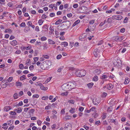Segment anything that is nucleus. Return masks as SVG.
Here are the masks:
<instances>
[{"instance_id": "nucleus-1", "label": "nucleus", "mask_w": 130, "mask_h": 130, "mask_svg": "<svg viewBox=\"0 0 130 130\" xmlns=\"http://www.w3.org/2000/svg\"><path fill=\"white\" fill-rule=\"evenodd\" d=\"M76 86L75 83L69 82L68 83H66L63 84L61 86V87L65 90L67 91L75 88Z\"/></svg>"}, {"instance_id": "nucleus-2", "label": "nucleus", "mask_w": 130, "mask_h": 130, "mask_svg": "<svg viewBox=\"0 0 130 130\" xmlns=\"http://www.w3.org/2000/svg\"><path fill=\"white\" fill-rule=\"evenodd\" d=\"M75 74L77 76L82 77L84 76L86 74V72L84 70H78L75 72Z\"/></svg>"}, {"instance_id": "nucleus-3", "label": "nucleus", "mask_w": 130, "mask_h": 130, "mask_svg": "<svg viewBox=\"0 0 130 130\" xmlns=\"http://www.w3.org/2000/svg\"><path fill=\"white\" fill-rule=\"evenodd\" d=\"M62 23H64L61 26V28L62 30L68 28L70 26V22L68 21H66L65 22H63Z\"/></svg>"}, {"instance_id": "nucleus-4", "label": "nucleus", "mask_w": 130, "mask_h": 130, "mask_svg": "<svg viewBox=\"0 0 130 130\" xmlns=\"http://www.w3.org/2000/svg\"><path fill=\"white\" fill-rule=\"evenodd\" d=\"M100 102V101L98 98H94L93 100V102L94 104L95 105L98 104Z\"/></svg>"}, {"instance_id": "nucleus-5", "label": "nucleus", "mask_w": 130, "mask_h": 130, "mask_svg": "<svg viewBox=\"0 0 130 130\" xmlns=\"http://www.w3.org/2000/svg\"><path fill=\"white\" fill-rule=\"evenodd\" d=\"M7 82L5 80L3 81L1 83V85L3 88H5L7 86Z\"/></svg>"}, {"instance_id": "nucleus-6", "label": "nucleus", "mask_w": 130, "mask_h": 130, "mask_svg": "<svg viewBox=\"0 0 130 130\" xmlns=\"http://www.w3.org/2000/svg\"><path fill=\"white\" fill-rule=\"evenodd\" d=\"M122 18V17L121 15H113L112 17V19L113 20L116 19L118 20H120Z\"/></svg>"}, {"instance_id": "nucleus-7", "label": "nucleus", "mask_w": 130, "mask_h": 130, "mask_svg": "<svg viewBox=\"0 0 130 130\" xmlns=\"http://www.w3.org/2000/svg\"><path fill=\"white\" fill-rule=\"evenodd\" d=\"M99 53V52L98 50L97 49L95 50L93 52V54L95 57H97L98 56V55Z\"/></svg>"}, {"instance_id": "nucleus-8", "label": "nucleus", "mask_w": 130, "mask_h": 130, "mask_svg": "<svg viewBox=\"0 0 130 130\" xmlns=\"http://www.w3.org/2000/svg\"><path fill=\"white\" fill-rule=\"evenodd\" d=\"M86 35L85 34H84L82 35H80L79 37V39L81 40H83L84 38L86 37Z\"/></svg>"}, {"instance_id": "nucleus-9", "label": "nucleus", "mask_w": 130, "mask_h": 130, "mask_svg": "<svg viewBox=\"0 0 130 130\" xmlns=\"http://www.w3.org/2000/svg\"><path fill=\"white\" fill-rule=\"evenodd\" d=\"M107 89L108 90H110L113 87V85L111 83L107 85Z\"/></svg>"}, {"instance_id": "nucleus-10", "label": "nucleus", "mask_w": 130, "mask_h": 130, "mask_svg": "<svg viewBox=\"0 0 130 130\" xmlns=\"http://www.w3.org/2000/svg\"><path fill=\"white\" fill-rule=\"evenodd\" d=\"M38 85L40 87L41 89L42 90H46L47 89V87H44L41 83H39L38 84Z\"/></svg>"}, {"instance_id": "nucleus-11", "label": "nucleus", "mask_w": 130, "mask_h": 130, "mask_svg": "<svg viewBox=\"0 0 130 130\" xmlns=\"http://www.w3.org/2000/svg\"><path fill=\"white\" fill-rule=\"evenodd\" d=\"M22 108L19 107L16 109H15L14 111L17 112L18 113H20L22 111Z\"/></svg>"}, {"instance_id": "nucleus-12", "label": "nucleus", "mask_w": 130, "mask_h": 130, "mask_svg": "<svg viewBox=\"0 0 130 130\" xmlns=\"http://www.w3.org/2000/svg\"><path fill=\"white\" fill-rule=\"evenodd\" d=\"M101 72V71L100 69H97L94 71V73L96 74L99 75L100 73Z\"/></svg>"}, {"instance_id": "nucleus-13", "label": "nucleus", "mask_w": 130, "mask_h": 130, "mask_svg": "<svg viewBox=\"0 0 130 130\" xmlns=\"http://www.w3.org/2000/svg\"><path fill=\"white\" fill-rule=\"evenodd\" d=\"M27 25L29 26H31L33 28L35 27V26L33 25L32 23L30 21H28L27 22Z\"/></svg>"}, {"instance_id": "nucleus-14", "label": "nucleus", "mask_w": 130, "mask_h": 130, "mask_svg": "<svg viewBox=\"0 0 130 130\" xmlns=\"http://www.w3.org/2000/svg\"><path fill=\"white\" fill-rule=\"evenodd\" d=\"M11 44L12 45L15 46L17 44V42L16 40H14L12 41Z\"/></svg>"}, {"instance_id": "nucleus-15", "label": "nucleus", "mask_w": 130, "mask_h": 130, "mask_svg": "<svg viewBox=\"0 0 130 130\" xmlns=\"http://www.w3.org/2000/svg\"><path fill=\"white\" fill-rule=\"evenodd\" d=\"M11 107L10 106H6L5 107L4 110L5 111H8L11 109Z\"/></svg>"}, {"instance_id": "nucleus-16", "label": "nucleus", "mask_w": 130, "mask_h": 130, "mask_svg": "<svg viewBox=\"0 0 130 130\" xmlns=\"http://www.w3.org/2000/svg\"><path fill=\"white\" fill-rule=\"evenodd\" d=\"M15 85L17 87H21L22 86V84L21 82H17L15 83Z\"/></svg>"}, {"instance_id": "nucleus-17", "label": "nucleus", "mask_w": 130, "mask_h": 130, "mask_svg": "<svg viewBox=\"0 0 130 130\" xmlns=\"http://www.w3.org/2000/svg\"><path fill=\"white\" fill-rule=\"evenodd\" d=\"M96 111H95L92 114V115L95 118H96L98 116V114L96 113Z\"/></svg>"}, {"instance_id": "nucleus-18", "label": "nucleus", "mask_w": 130, "mask_h": 130, "mask_svg": "<svg viewBox=\"0 0 130 130\" xmlns=\"http://www.w3.org/2000/svg\"><path fill=\"white\" fill-rule=\"evenodd\" d=\"M35 111V110L34 109H31L29 111V112L30 115L33 114Z\"/></svg>"}, {"instance_id": "nucleus-19", "label": "nucleus", "mask_w": 130, "mask_h": 130, "mask_svg": "<svg viewBox=\"0 0 130 130\" xmlns=\"http://www.w3.org/2000/svg\"><path fill=\"white\" fill-rule=\"evenodd\" d=\"M48 41L49 44H53L55 43V42L51 40L48 39Z\"/></svg>"}, {"instance_id": "nucleus-20", "label": "nucleus", "mask_w": 130, "mask_h": 130, "mask_svg": "<svg viewBox=\"0 0 130 130\" xmlns=\"http://www.w3.org/2000/svg\"><path fill=\"white\" fill-rule=\"evenodd\" d=\"M61 45H64V47L67 46L68 45L67 43L66 42H61Z\"/></svg>"}, {"instance_id": "nucleus-21", "label": "nucleus", "mask_w": 130, "mask_h": 130, "mask_svg": "<svg viewBox=\"0 0 130 130\" xmlns=\"http://www.w3.org/2000/svg\"><path fill=\"white\" fill-rule=\"evenodd\" d=\"M129 82V79L128 78H127L126 79H125V81L124 82V84H127Z\"/></svg>"}, {"instance_id": "nucleus-22", "label": "nucleus", "mask_w": 130, "mask_h": 130, "mask_svg": "<svg viewBox=\"0 0 130 130\" xmlns=\"http://www.w3.org/2000/svg\"><path fill=\"white\" fill-rule=\"evenodd\" d=\"M12 31L11 29H6L5 31V33H7V32H9L10 33Z\"/></svg>"}, {"instance_id": "nucleus-23", "label": "nucleus", "mask_w": 130, "mask_h": 130, "mask_svg": "<svg viewBox=\"0 0 130 130\" xmlns=\"http://www.w3.org/2000/svg\"><path fill=\"white\" fill-rule=\"evenodd\" d=\"M80 22V20H78L76 21L73 24V25L75 26L77 24H78Z\"/></svg>"}, {"instance_id": "nucleus-24", "label": "nucleus", "mask_w": 130, "mask_h": 130, "mask_svg": "<svg viewBox=\"0 0 130 130\" xmlns=\"http://www.w3.org/2000/svg\"><path fill=\"white\" fill-rule=\"evenodd\" d=\"M62 21L61 20L59 19L55 22V24L56 25H58Z\"/></svg>"}, {"instance_id": "nucleus-25", "label": "nucleus", "mask_w": 130, "mask_h": 130, "mask_svg": "<svg viewBox=\"0 0 130 130\" xmlns=\"http://www.w3.org/2000/svg\"><path fill=\"white\" fill-rule=\"evenodd\" d=\"M93 85V83H89L87 84V85L88 87L91 88Z\"/></svg>"}, {"instance_id": "nucleus-26", "label": "nucleus", "mask_w": 130, "mask_h": 130, "mask_svg": "<svg viewBox=\"0 0 130 130\" xmlns=\"http://www.w3.org/2000/svg\"><path fill=\"white\" fill-rule=\"evenodd\" d=\"M75 109L74 108H71L70 110V112L72 113H73L74 112Z\"/></svg>"}, {"instance_id": "nucleus-27", "label": "nucleus", "mask_w": 130, "mask_h": 130, "mask_svg": "<svg viewBox=\"0 0 130 130\" xmlns=\"http://www.w3.org/2000/svg\"><path fill=\"white\" fill-rule=\"evenodd\" d=\"M25 79V76L24 75L20 77V79L21 80H24Z\"/></svg>"}, {"instance_id": "nucleus-28", "label": "nucleus", "mask_w": 130, "mask_h": 130, "mask_svg": "<svg viewBox=\"0 0 130 130\" xmlns=\"http://www.w3.org/2000/svg\"><path fill=\"white\" fill-rule=\"evenodd\" d=\"M98 79V77L97 76L95 75L93 78V80L95 81H96Z\"/></svg>"}, {"instance_id": "nucleus-29", "label": "nucleus", "mask_w": 130, "mask_h": 130, "mask_svg": "<svg viewBox=\"0 0 130 130\" xmlns=\"http://www.w3.org/2000/svg\"><path fill=\"white\" fill-rule=\"evenodd\" d=\"M44 21L41 20H39L38 22V23L39 24V25H41L43 23Z\"/></svg>"}, {"instance_id": "nucleus-30", "label": "nucleus", "mask_w": 130, "mask_h": 130, "mask_svg": "<svg viewBox=\"0 0 130 130\" xmlns=\"http://www.w3.org/2000/svg\"><path fill=\"white\" fill-rule=\"evenodd\" d=\"M9 113L12 115L15 116L16 115V113L15 111H11Z\"/></svg>"}, {"instance_id": "nucleus-31", "label": "nucleus", "mask_w": 130, "mask_h": 130, "mask_svg": "<svg viewBox=\"0 0 130 130\" xmlns=\"http://www.w3.org/2000/svg\"><path fill=\"white\" fill-rule=\"evenodd\" d=\"M68 93L67 92H64L61 93V95L62 96H67L68 94Z\"/></svg>"}, {"instance_id": "nucleus-32", "label": "nucleus", "mask_w": 130, "mask_h": 130, "mask_svg": "<svg viewBox=\"0 0 130 130\" xmlns=\"http://www.w3.org/2000/svg\"><path fill=\"white\" fill-rule=\"evenodd\" d=\"M71 124L69 123H67L65 125V128H68V126H70Z\"/></svg>"}, {"instance_id": "nucleus-33", "label": "nucleus", "mask_w": 130, "mask_h": 130, "mask_svg": "<svg viewBox=\"0 0 130 130\" xmlns=\"http://www.w3.org/2000/svg\"><path fill=\"white\" fill-rule=\"evenodd\" d=\"M112 110V108L111 106L109 107L107 110V111L108 112L111 111Z\"/></svg>"}, {"instance_id": "nucleus-34", "label": "nucleus", "mask_w": 130, "mask_h": 130, "mask_svg": "<svg viewBox=\"0 0 130 130\" xmlns=\"http://www.w3.org/2000/svg\"><path fill=\"white\" fill-rule=\"evenodd\" d=\"M14 98L15 99H16L18 98V94L17 93H15L13 95Z\"/></svg>"}, {"instance_id": "nucleus-35", "label": "nucleus", "mask_w": 130, "mask_h": 130, "mask_svg": "<svg viewBox=\"0 0 130 130\" xmlns=\"http://www.w3.org/2000/svg\"><path fill=\"white\" fill-rule=\"evenodd\" d=\"M110 121L109 122H111V123H114L115 124H116V120H114L113 119H110L109 120Z\"/></svg>"}, {"instance_id": "nucleus-36", "label": "nucleus", "mask_w": 130, "mask_h": 130, "mask_svg": "<svg viewBox=\"0 0 130 130\" xmlns=\"http://www.w3.org/2000/svg\"><path fill=\"white\" fill-rule=\"evenodd\" d=\"M19 67L21 69H23L24 68V66L22 64H20L19 65Z\"/></svg>"}, {"instance_id": "nucleus-37", "label": "nucleus", "mask_w": 130, "mask_h": 130, "mask_svg": "<svg viewBox=\"0 0 130 130\" xmlns=\"http://www.w3.org/2000/svg\"><path fill=\"white\" fill-rule=\"evenodd\" d=\"M48 96H43L42 98V99L43 100H47L48 99Z\"/></svg>"}, {"instance_id": "nucleus-38", "label": "nucleus", "mask_w": 130, "mask_h": 130, "mask_svg": "<svg viewBox=\"0 0 130 130\" xmlns=\"http://www.w3.org/2000/svg\"><path fill=\"white\" fill-rule=\"evenodd\" d=\"M41 40L42 41L46 40L47 39L45 37H42L41 38Z\"/></svg>"}, {"instance_id": "nucleus-39", "label": "nucleus", "mask_w": 130, "mask_h": 130, "mask_svg": "<svg viewBox=\"0 0 130 130\" xmlns=\"http://www.w3.org/2000/svg\"><path fill=\"white\" fill-rule=\"evenodd\" d=\"M13 79V77H10L7 80L8 82H11Z\"/></svg>"}, {"instance_id": "nucleus-40", "label": "nucleus", "mask_w": 130, "mask_h": 130, "mask_svg": "<svg viewBox=\"0 0 130 130\" xmlns=\"http://www.w3.org/2000/svg\"><path fill=\"white\" fill-rule=\"evenodd\" d=\"M20 26L21 27H25L26 26V25L25 23L23 22L20 24Z\"/></svg>"}, {"instance_id": "nucleus-41", "label": "nucleus", "mask_w": 130, "mask_h": 130, "mask_svg": "<svg viewBox=\"0 0 130 130\" xmlns=\"http://www.w3.org/2000/svg\"><path fill=\"white\" fill-rule=\"evenodd\" d=\"M39 58L38 57H35L34 58V61L35 63L36 61L38 60Z\"/></svg>"}, {"instance_id": "nucleus-42", "label": "nucleus", "mask_w": 130, "mask_h": 130, "mask_svg": "<svg viewBox=\"0 0 130 130\" xmlns=\"http://www.w3.org/2000/svg\"><path fill=\"white\" fill-rule=\"evenodd\" d=\"M39 97V95L38 94L34 95H33L32 97L33 98H38Z\"/></svg>"}, {"instance_id": "nucleus-43", "label": "nucleus", "mask_w": 130, "mask_h": 130, "mask_svg": "<svg viewBox=\"0 0 130 130\" xmlns=\"http://www.w3.org/2000/svg\"><path fill=\"white\" fill-rule=\"evenodd\" d=\"M112 21L111 18H109L108 19L107 22L108 23H110Z\"/></svg>"}, {"instance_id": "nucleus-44", "label": "nucleus", "mask_w": 130, "mask_h": 130, "mask_svg": "<svg viewBox=\"0 0 130 130\" xmlns=\"http://www.w3.org/2000/svg\"><path fill=\"white\" fill-rule=\"evenodd\" d=\"M43 28L46 30H48V27L46 25H44L43 26Z\"/></svg>"}, {"instance_id": "nucleus-45", "label": "nucleus", "mask_w": 130, "mask_h": 130, "mask_svg": "<svg viewBox=\"0 0 130 130\" xmlns=\"http://www.w3.org/2000/svg\"><path fill=\"white\" fill-rule=\"evenodd\" d=\"M87 8L85 6H83L82 8V9H83L84 11L86 10L87 9Z\"/></svg>"}, {"instance_id": "nucleus-46", "label": "nucleus", "mask_w": 130, "mask_h": 130, "mask_svg": "<svg viewBox=\"0 0 130 130\" xmlns=\"http://www.w3.org/2000/svg\"><path fill=\"white\" fill-rule=\"evenodd\" d=\"M73 7L74 8H76L78 7V5L77 4H74Z\"/></svg>"}, {"instance_id": "nucleus-47", "label": "nucleus", "mask_w": 130, "mask_h": 130, "mask_svg": "<svg viewBox=\"0 0 130 130\" xmlns=\"http://www.w3.org/2000/svg\"><path fill=\"white\" fill-rule=\"evenodd\" d=\"M69 119V117L68 116H65L64 118V119L65 120H67L68 119Z\"/></svg>"}, {"instance_id": "nucleus-48", "label": "nucleus", "mask_w": 130, "mask_h": 130, "mask_svg": "<svg viewBox=\"0 0 130 130\" xmlns=\"http://www.w3.org/2000/svg\"><path fill=\"white\" fill-rule=\"evenodd\" d=\"M52 78V77H48L47 78V80L45 82H46V83H47L49 81H50L51 79Z\"/></svg>"}, {"instance_id": "nucleus-49", "label": "nucleus", "mask_w": 130, "mask_h": 130, "mask_svg": "<svg viewBox=\"0 0 130 130\" xmlns=\"http://www.w3.org/2000/svg\"><path fill=\"white\" fill-rule=\"evenodd\" d=\"M107 77V76H106V75H103L102 77L101 78L102 79H104L105 78H106Z\"/></svg>"}, {"instance_id": "nucleus-50", "label": "nucleus", "mask_w": 130, "mask_h": 130, "mask_svg": "<svg viewBox=\"0 0 130 130\" xmlns=\"http://www.w3.org/2000/svg\"><path fill=\"white\" fill-rule=\"evenodd\" d=\"M91 111H96V110H95V108L94 107H92L90 109Z\"/></svg>"}, {"instance_id": "nucleus-51", "label": "nucleus", "mask_w": 130, "mask_h": 130, "mask_svg": "<svg viewBox=\"0 0 130 130\" xmlns=\"http://www.w3.org/2000/svg\"><path fill=\"white\" fill-rule=\"evenodd\" d=\"M84 109V108L82 107H80L79 109V110L81 112Z\"/></svg>"}, {"instance_id": "nucleus-52", "label": "nucleus", "mask_w": 130, "mask_h": 130, "mask_svg": "<svg viewBox=\"0 0 130 130\" xmlns=\"http://www.w3.org/2000/svg\"><path fill=\"white\" fill-rule=\"evenodd\" d=\"M65 112V111H64V109H62L61 110V113L62 114H64Z\"/></svg>"}, {"instance_id": "nucleus-53", "label": "nucleus", "mask_w": 130, "mask_h": 130, "mask_svg": "<svg viewBox=\"0 0 130 130\" xmlns=\"http://www.w3.org/2000/svg\"><path fill=\"white\" fill-rule=\"evenodd\" d=\"M35 30L36 31H39V28L38 26H37L36 27Z\"/></svg>"}, {"instance_id": "nucleus-54", "label": "nucleus", "mask_w": 130, "mask_h": 130, "mask_svg": "<svg viewBox=\"0 0 130 130\" xmlns=\"http://www.w3.org/2000/svg\"><path fill=\"white\" fill-rule=\"evenodd\" d=\"M61 57H62V55L60 54H59L57 56V59H59L61 58Z\"/></svg>"}, {"instance_id": "nucleus-55", "label": "nucleus", "mask_w": 130, "mask_h": 130, "mask_svg": "<svg viewBox=\"0 0 130 130\" xmlns=\"http://www.w3.org/2000/svg\"><path fill=\"white\" fill-rule=\"evenodd\" d=\"M55 14L54 13H52L50 14V16L51 17H53L55 16Z\"/></svg>"}, {"instance_id": "nucleus-56", "label": "nucleus", "mask_w": 130, "mask_h": 130, "mask_svg": "<svg viewBox=\"0 0 130 130\" xmlns=\"http://www.w3.org/2000/svg\"><path fill=\"white\" fill-rule=\"evenodd\" d=\"M45 120L46 121L48 122H50V119L48 116H47L46 117Z\"/></svg>"}, {"instance_id": "nucleus-57", "label": "nucleus", "mask_w": 130, "mask_h": 130, "mask_svg": "<svg viewBox=\"0 0 130 130\" xmlns=\"http://www.w3.org/2000/svg\"><path fill=\"white\" fill-rule=\"evenodd\" d=\"M34 66L33 65L30 66L29 67V69L30 70H32L34 69Z\"/></svg>"}, {"instance_id": "nucleus-58", "label": "nucleus", "mask_w": 130, "mask_h": 130, "mask_svg": "<svg viewBox=\"0 0 130 130\" xmlns=\"http://www.w3.org/2000/svg\"><path fill=\"white\" fill-rule=\"evenodd\" d=\"M128 19L127 17H125L124 21V23H126L127 22V21L128 20Z\"/></svg>"}, {"instance_id": "nucleus-59", "label": "nucleus", "mask_w": 130, "mask_h": 130, "mask_svg": "<svg viewBox=\"0 0 130 130\" xmlns=\"http://www.w3.org/2000/svg\"><path fill=\"white\" fill-rule=\"evenodd\" d=\"M119 63H119L118 62H115L113 63V64L115 65H116V66L117 65V66H120V65H119Z\"/></svg>"}, {"instance_id": "nucleus-60", "label": "nucleus", "mask_w": 130, "mask_h": 130, "mask_svg": "<svg viewBox=\"0 0 130 130\" xmlns=\"http://www.w3.org/2000/svg\"><path fill=\"white\" fill-rule=\"evenodd\" d=\"M36 41L35 39H32L30 41V42L31 43H33Z\"/></svg>"}, {"instance_id": "nucleus-61", "label": "nucleus", "mask_w": 130, "mask_h": 130, "mask_svg": "<svg viewBox=\"0 0 130 130\" xmlns=\"http://www.w3.org/2000/svg\"><path fill=\"white\" fill-rule=\"evenodd\" d=\"M46 17H47L46 15L44 14H43L42 15V18L43 19H45L46 18Z\"/></svg>"}, {"instance_id": "nucleus-62", "label": "nucleus", "mask_w": 130, "mask_h": 130, "mask_svg": "<svg viewBox=\"0 0 130 130\" xmlns=\"http://www.w3.org/2000/svg\"><path fill=\"white\" fill-rule=\"evenodd\" d=\"M14 126H10L8 128L9 130H12V129L14 128Z\"/></svg>"}, {"instance_id": "nucleus-63", "label": "nucleus", "mask_w": 130, "mask_h": 130, "mask_svg": "<svg viewBox=\"0 0 130 130\" xmlns=\"http://www.w3.org/2000/svg\"><path fill=\"white\" fill-rule=\"evenodd\" d=\"M8 5L10 7H11L13 5L12 3L11 2L9 3L8 4Z\"/></svg>"}, {"instance_id": "nucleus-64", "label": "nucleus", "mask_w": 130, "mask_h": 130, "mask_svg": "<svg viewBox=\"0 0 130 130\" xmlns=\"http://www.w3.org/2000/svg\"><path fill=\"white\" fill-rule=\"evenodd\" d=\"M67 15L68 17L70 18L72 16V14L71 13H70L68 14Z\"/></svg>"}]
</instances>
